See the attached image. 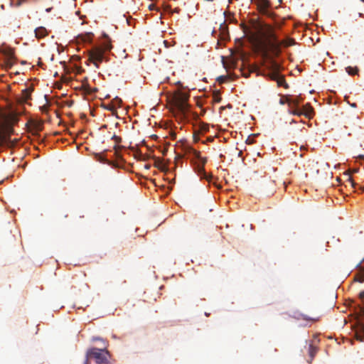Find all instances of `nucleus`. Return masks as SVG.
Returning a JSON list of instances; mask_svg holds the SVG:
<instances>
[{
    "mask_svg": "<svg viewBox=\"0 0 364 364\" xmlns=\"http://www.w3.org/2000/svg\"><path fill=\"white\" fill-rule=\"evenodd\" d=\"M264 36L266 40L256 39L255 46L263 59V65L269 70L268 75L274 80H276L278 86L288 89L289 86L283 77L279 74L280 65L275 60L279 56L278 48V36L274 28L270 24L263 26Z\"/></svg>",
    "mask_w": 364,
    "mask_h": 364,
    "instance_id": "nucleus-1",
    "label": "nucleus"
},
{
    "mask_svg": "<svg viewBox=\"0 0 364 364\" xmlns=\"http://www.w3.org/2000/svg\"><path fill=\"white\" fill-rule=\"evenodd\" d=\"M19 113L12 108V102L0 96V127L10 132L12 126L18 121Z\"/></svg>",
    "mask_w": 364,
    "mask_h": 364,
    "instance_id": "nucleus-2",
    "label": "nucleus"
},
{
    "mask_svg": "<svg viewBox=\"0 0 364 364\" xmlns=\"http://www.w3.org/2000/svg\"><path fill=\"white\" fill-rule=\"evenodd\" d=\"M279 104L287 105L289 107V112L297 116L304 115L307 118H311L313 114V108L307 103L301 107L299 104L302 100L301 95L292 96L289 95H279Z\"/></svg>",
    "mask_w": 364,
    "mask_h": 364,
    "instance_id": "nucleus-3",
    "label": "nucleus"
},
{
    "mask_svg": "<svg viewBox=\"0 0 364 364\" xmlns=\"http://www.w3.org/2000/svg\"><path fill=\"white\" fill-rule=\"evenodd\" d=\"M161 94L165 95L166 100L171 110H176L183 114L188 111L190 107L188 103L189 92H162Z\"/></svg>",
    "mask_w": 364,
    "mask_h": 364,
    "instance_id": "nucleus-4",
    "label": "nucleus"
},
{
    "mask_svg": "<svg viewBox=\"0 0 364 364\" xmlns=\"http://www.w3.org/2000/svg\"><path fill=\"white\" fill-rule=\"evenodd\" d=\"M109 358L106 346L102 348L92 347L87 349L84 364H89V360H94L97 364H109Z\"/></svg>",
    "mask_w": 364,
    "mask_h": 364,
    "instance_id": "nucleus-5",
    "label": "nucleus"
},
{
    "mask_svg": "<svg viewBox=\"0 0 364 364\" xmlns=\"http://www.w3.org/2000/svg\"><path fill=\"white\" fill-rule=\"evenodd\" d=\"M111 49L110 43L105 44L104 48L95 47L89 51L88 60L92 62L96 68H99L100 63L105 59V50H110Z\"/></svg>",
    "mask_w": 364,
    "mask_h": 364,
    "instance_id": "nucleus-6",
    "label": "nucleus"
},
{
    "mask_svg": "<svg viewBox=\"0 0 364 364\" xmlns=\"http://www.w3.org/2000/svg\"><path fill=\"white\" fill-rule=\"evenodd\" d=\"M44 97L46 103L41 107V109L43 112H48L49 107L53 104L60 107H63L64 105L71 107L73 103V101L65 102L57 98L56 97H49L47 95H45Z\"/></svg>",
    "mask_w": 364,
    "mask_h": 364,
    "instance_id": "nucleus-7",
    "label": "nucleus"
},
{
    "mask_svg": "<svg viewBox=\"0 0 364 364\" xmlns=\"http://www.w3.org/2000/svg\"><path fill=\"white\" fill-rule=\"evenodd\" d=\"M252 3L257 6L260 12L265 13L270 4L268 0H252Z\"/></svg>",
    "mask_w": 364,
    "mask_h": 364,
    "instance_id": "nucleus-8",
    "label": "nucleus"
},
{
    "mask_svg": "<svg viewBox=\"0 0 364 364\" xmlns=\"http://www.w3.org/2000/svg\"><path fill=\"white\" fill-rule=\"evenodd\" d=\"M294 44V40L292 38H286L282 41L278 40V48L279 50V55L282 53V47H289Z\"/></svg>",
    "mask_w": 364,
    "mask_h": 364,
    "instance_id": "nucleus-9",
    "label": "nucleus"
},
{
    "mask_svg": "<svg viewBox=\"0 0 364 364\" xmlns=\"http://www.w3.org/2000/svg\"><path fill=\"white\" fill-rule=\"evenodd\" d=\"M48 33L46 28L41 26L35 29V35L38 38H42L48 36Z\"/></svg>",
    "mask_w": 364,
    "mask_h": 364,
    "instance_id": "nucleus-10",
    "label": "nucleus"
},
{
    "mask_svg": "<svg viewBox=\"0 0 364 364\" xmlns=\"http://www.w3.org/2000/svg\"><path fill=\"white\" fill-rule=\"evenodd\" d=\"M199 175L200 176V177L202 178H205L206 179L208 182H210L211 181V179L213 178V176L212 175H208L203 167H200V169H199Z\"/></svg>",
    "mask_w": 364,
    "mask_h": 364,
    "instance_id": "nucleus-11",
    "label": "nucleus"
},
{
    "mask_svg": "<svg viewBox=\"0 0 364 364\" xmlns=\"http://www.w3.org/2000/svg\"><path fill=\"white\" fill-rule=\"evenodd\" d=\"M346 70L350 75H358L359 72V69L358 67L351 66H348L347 68H346Z\"/></svg>",
    "mask_w": 364,
    "mask_h": 364,
    "instance_id": "nucleus-12",
    "label": "nucleus"
},
{
    "mask_svg": "<svg viewBox=\"0 0 364 364\" xmlns=\"http://www.w3.org/2000/svg\"><path fill=\"white\" fill-rule=\"evenodd\" d=\"M112 102L113 104V107L114 109L116 110L117 108H119L122 105V100L121 98L118 97H115L112 100Z\"/></svg>",
    "mask_w": 364,
    "mask_h": 364,
    "instance_id": "nucleus-13",
    "label": "nucleus"
},
{
    "mask_svg": "<svg viewBox=\"0 0 364 364\" xmlns=\"http://www.w3.org/2000/svg\"><path fill=\"white\" fill-rule=\"evenodd\" d=\"M316 353H317V348L316 346H314L311 343L309 344V356L311 358V360H312L314 358V357L315 356Z\"/></svg>",
    "mask_w": 364,
    "mask_h": 364,
    "instance_id": "nucleus-14",
    "label": "nucleus"
},
{
    "mask_svg": "<svg viewBox=\"0 0 364 364\" xmlns=\"http://www.w3.org/2000/svg\"><path fill=\"white\" fill-rule=\"evenodd\" d=\"M102 106L105 109L109 110V111H111L112 112H115V109H114V107H113V104H112V101H111L110 102L107 103V104H106V103H103V104L102 105Z\"/></svg>",
    "mask_w": 364,
    "mask_h": 364,
    "instance_id": "nucleus-15",
    "label": "nucleus"
},
{
    "mask_svg": "<svg viewBox=\"0 0 364 364\" xmlns=\"http://www.w3.org/2000/svg\"><path fill=\"white\" fill-rule=\"evenodd\" d=\"M0 55H5L9 60H10L13 57V52L11 50L6 51H2L0 50Z\"/></svg>",
    "mask_w": 364,
    "mask_h": 364,
    "instance_id": "nucleus-16",
    "label": "nucleus"
},
{
    "mask_svg": "<svg viewBox=\"0 0 364 364\" xmlns=\"http://www.w3.org/2000/svg\"><path fill=\"white\" fill-rule=\"evenodd\" d=\"M220 94L221 92H213V98L214 102H220L221 100Z\"/></svg>",
    "mask_w": 364,
    "mask_h": 364,
    "instance_id": "nucleus-17",
    "label": "nucleus"
},
{
    "mask_svg": "<svg viewBox=\"0 0 364 364\" xmlns=\"http://www.w3.org/2000/svg\"><path fill=\"white\" fill-rule=\"evenodd\" d=\"M302 318L303 319L306 320V321H318L319 318L317 317V318H310L306 315H302Z\"/></svg>",
    "mask_w": 364,
    "mask_h": 364,
    "instance_id": "nucleus-18",
    "label": "nucleus"
},
{
    "mask_svg": "<svg viewBox=\"0 0 364 364\" xmlns=\"http://www.w3.org/2000/svg\"><path fill=\"white\" fill-rule=\"evenodd\" d=\"M357 281L359 282H364V272L360 274L357 276Z\"/></svg>",
    "mask_w": 364,
    "mask_h": 364,
    "instance_id": "nucleus-19",
    "label": "nucleus"
},
{
    "mask_svg": "<svg viewBox=\"0 0 364 364\" xmlns=\"http://www.w3.org/2000/svg\"><path fill=\"white\" fill-rule=\"evenodd\" d=\"M201 129L203 131V132H208V129H209V126L208 124H203L201 125Z\"/></svg>",
    "mask_w": 364,
    "mask_h": 364,
    "instance_id": "nucleus-20",
    "label": "nucleus"
},
{
    "mask_svg": "<svg viewBox=\"0 0 364 364\" xmlns=\"http://www.w3.org/2000/svg\"><path fill=\"white\" fill-rule=\"evenodd\" d=\"M65 87L68 86V83L65 84ZM55 88L58 89V90H62V89H65L66 90H68V87H64L62 85H57Z\"/></svg>",
    "mask_w": 364,
    "mask_h": 364,
    "instance_id": "nucleus-21",
    "label": "nucleus"
},
{
    "mask_svg": "<svg viewBox=\"0 0 364 364\" xmlns=\"http://www.w3.org/2000/svg\"><path fill=\"white\" fill-rule=\"evenodd\" d=\"M218 81L219 83H223L225 81H226V77H223V76L218 77Z\"/></svg>",
    "mask_w": 364,
    "mask_h": 364,
    "instance_id": "nucleus-22",
    "label": "nucleus"
},
{
    "mask_svg": "<svg viewBox=\"0 0 364 364\" xmlns=\"http://www.w3.org/2000/svg\"><path fill=\"white\" fill-rule=\"evenodd\" d=\"M112 139L115 141L116 143H120L121 142V138L118 136L114 135L112 136Z\"/></svg>",
    "mask_w": 364,
    "mask_h": 364,
    "instance_id": "nucleus-23",
    "label": "nucleus"
},
{
    "mask_svg": "<svg viewBox=\"0 0 364 364\" xmlns=\"http://www.w3.org/2000/svg\"><path fill=\"white\" fill-rule=\"evenodd\" d=\"M91 341L92 342H95V341H102V338H101L100 337H92Z\"/></svg>",
    "mask_w": 364,
    "mask_h": 364,
    "instance_id": "nucleus-24",
    "label": "nucleus"
},
{
    "mask_svg": "<svg viewBox=\"0 0 364 364\" xmlns=\"http://www.w3.org/2000/svg\"><path fill=\"white\" fill-rule=\"evenodd\" d=\"M82 93L85 95V98L86 100H89L88 96H89V95H91V94H92V92H82Z\"/></svg>",
    "mask_w": 364,
    "mask_h": 364,
    "instance_id": "nucleus-25",
    "label": "nucleus"
},
{
    "mask_svg": "<svg viewBox=\"0 0 364 364\" xmlns=\"http://www.w3.org/2000/svg\"><path fill=\"white\" fill-rule=\"evenodd\" d=\"M359 298L360 299H364V291H361L360 293H359Z\"/></svg>",
    "mask_w": 364,
    "mask_h": 364,
    "instance_id": "nucleus-26",
    "label": "nucleus"
},
{
    "mask_svg": "<svg viewBox=\"0 0 364 364\" xmlns=\"http://www.w3.org/2000/svg\"><path fill=\"white\" fill-rule=\"evenodd\" d=\"M348 181H349V183H350L351 186L353 187L355 185H354L353 181H352V179L350 178H349Z\"/></svg>",
    "mask_w": 364,
    "mask_h": 364,
    "instance_id": "nucleus-27",
    "label": "nucleus"
},
{
    "mask_svg": "<svg viewBox=\"0 0 364 364\" xmlns=\"http://www.w3.org/2000/svg\"><path fill=\"white\" fill-rule=\"evenodd\" d=\"M26 0H18V5H21L22 3L25 2Z\"/></svg>",
    "mask_w": 364,
    "mask_h": 364,
    "instance_id": "nucleus-28",
    "label": "nucleus"
},
{
    "mask_svg": "<svg viewBox=\"0 0 364 364\" xmlns=\"http://www.w3.org/2000/svg\"><path fill=\"white\" fill-rule=\"evenodd\" d=\"M206 161H207V159H202L203 164H204L205 163H206Z\"/></svg>",
    "mask_w": 364,
    "mask_h": 364,
    "instance_id": "nucleus-29",
    "label": "nucleus"
},
{
    "mask_svg": "<svg viewBox=\"0 0 364 364\" xmlns=\"http://www.w3.org/2000/svg\"><path fill=\"white\" fill-rule=\"evenodd\" d=\"M21 91L27 92V91H30V90L28 88H25V89L21 90Z\"/></svg>",
    "mask_w": 364,
    "mask_h": 364,
    "instance_id": "nucleus-30",
    "label": "nucleus"
},
{
    "mask_svg": "<svg viewBox=\"0 0 364 364\" xmlns=\"http://www.w3.org/2000/svg\"><path fill=\"white\" fill-rule=\"evenodd\" d=\"M227 107L229 108V109H232V106L230 105V104H228L227 105Z\"/></svg>",
    "mask_w": 364,
    "mask_h": 364,
    "instance_id": "nucleus-31",
    "label": "nucleus"
},
{
    "mask_svg": "<svg viewBox=\"0 0 364 364\" xmlns=\"http://www.w3.org/2000/svg\"><path fill=\"white\" fill-rule=\"evenodd\" d=\"M52 8H48L46 11V12H50L51 11Z\"/></svg>",
    "mask_w": 364,
    "mask_h": 364,
    "instance_id": "nucleus-32",
    "label": "nucleus"
},
{
    "mask_svg": "<svg viewBox=\"0 0 364 364\" xmlns=\"http://www.w3.org/2000/svg\"><path fill=\"white\" fill-rule=\"evenodd\" d=\"M85 91H88L87 90H85ZM92 91H94V92H96L97 91V90L96 88H95L94 90H92Z\"/></svg>",
    "mask_w": 364,
    "mask_h": 364,
    "instance_id": "nucleus-33",
    "label": "nucleus"
},
{
    "mask_svg": "<svg viewBox=\"0 0 364 364\" xmlns=\"http://www.w3.org/2000/svg\"><path fill=\"white\" fill-rule=\"evenodd\" d=\"M198 91L201 92V91H206V90H205V89H203V90H199Z\"/></svg>",
    "mask_w": 364,
    "mask_h": 364,
    "instance_id": "nucleus-34",
    "label": "nucleus"
},
{
    "mask_svg": "<svg viewBox=\"0 0 364 364\" xmlns=\"http://www.w3.org/2000/svg\"><path fill=\"white\" fill-rule=\"evenodd\" d=\"M109 95H107L105 98H109Z\"/></svg>",
    "mask_w": 364,
    "mask_h": 364,
    "instance_id": "nucleus-35",
    "label": "nucleus"
},
{
    "mask_svg": "<svg viewBox=\"0 0 364 364\" xmlns=\"http://www.w3.org/2000/svg\"><path fill=\"white\" fill-rule=\"evenodd\" d=\"M75 58L79 60L80 58L79 56H75Z\"/></svg>",
    "mask_w": 364,
    "mask_h": 364,
    "instance_id": "nucleus-36",
    "label": "nucleus"
},
{
    "mask_svg": "<svg viewBox=\"0 0 364 364\" xmlns=\"http://www.w3.org/2000/svg\"><path fill=\"white\" fill-rule=\"evenodd\" d=\"M359 157L361 158V159H364L363 156H360Z\"/></svg>",
    "mask_w": 364,
    "mask_h": 364,
    "instance_id": "nucleus-37",
    "label": "nucleus"
},
{
    "mask_svg": "<svg viewBox=\"0 0 364 364\" xmlns=\"http://www.w3.org/2000/svg\"><path fill=\"white\" fill-rule=\"evenodd\" d=\"M361 1L364 2V0H360Z\"/></svg>",
    "mask_w": 364,
    "mask_h": 364,
    "instance_id": "nucleus-38",
    "label": "nucleus"
},
{
    "mask_svg": "<svg viewBox=\"0 0 364 364\" xmlns=\"http://www.w3.org/2000/svg\"><path fill=\"white\" fill-rule=\"evenodd\" d=\"M363 312H364V309H363Z\"/></svg>",
    "mask_w": 364,
    "mask_h": 364,
    "instance_id": "nucleus-39",
    "label": "nucleus"
}]
</instances>
